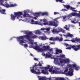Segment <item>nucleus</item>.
Instances as JSON below:
<instances>
[{
    "label": "nucleus",
    "mask_w": 80,
    "mask_h": 80,
    "mask_svg": "<svg viewBox=\"0 0 80 80\" xmlns=\"http://www.w3.org/2000/svg\"><path fill=\"white\" fill-rule=\"evenodd\" d=\"M53 66H50V65H48L46 67H45L44 68L45 69V71L43 70H42V73L43 74H44V75H48V71L47 70L49 69V72H51V74H54V73H55V74H58L59 73V71L58 70H60V68H54V69L53 70Z\"/></svg>",
    "instance_id": "nucleus-1"
},
{
    "label": "nucleus",
    "mask_w": 80,
    "mask_h": 80,
    "mask_svg": "<svg viewBox=\"0 0 80 80\" xmlns=\"http://www.w3.org/2000/svg\"><path fill=\"white\" fill-rule=\"evenodd\" d=\"M35 48L36 50H37L38 52H46V51L53 52V49L50 48V46H48L44 45L41 48L38 46L37 48Z\"/></svg>",
    "instance_id": "nucleus-2"
},
{
    "label": "nucleus",
    "mask_w": 80,
    "mask_h": 80,
    "mask_svg": "<svg viewBox=\"0 0 80 80\" xmlns=\"http://www.w3.org/2000/svg\"><path fill=\"white\" fill-rule=\"evenodd\" d=\"M67 66L69 67H70L71 68L69 69V71L67 73L68 71V68H66L65 69V71H64L65 73H66L67 75H69V76H72L73 75V69L71 68H73V64L72 65L71 64H68Z\"/></svg>",
    "instance_id": "nucleus-3"
},
{
    "label": "nucleus",
    "mask_w": 80,
    "mask_h": 80,
    "mask_svg": "<svg viewBox=\"0 0 80 80\" xmlns=\"http://www.w3.org/2000/svg\"><path fill=\"white\" fill-rule=\"evenodd\" d=\"M14 15L12 14L11 15V19L12 20H15V17H17L18 19L19 18H22V16H21V15H22L23 13L21 12H15Z\"/></svg>",
    "instance_id": "nucleus-4"
},
{
    "label": "nucleus",
    "mask_w": 80,
    "mask_h": 80,
    "mask_svg": "<svg viewBox=\"0 0 80 80\" xmlns=\"http://www.w3.org/2000/svg\"><path fill=\"white\" fill-rule=\"evenodd\" d=\"M72 48L73 50H74L75 51H77L78 50H80V44L78 45L77 46H70L69 47L66 48V49H69L70 50Z\"/></svg>",
    "instance_id": "nucleus-5"
},
{
    "label": "nucleus",
    "mask_w": 80,
    "mask_h": 80,
    "mask_svg": "<svg viewBox=\"0 0 80 80\" xmlns=\"http://www.w3.org/2000/svg\"><path fill=\"white\" fill-rule=\"evenodd\" d=\"M25 36H27V35H23V36H20L18 38L20 41V43L22 45H23V44H22V43H26V41L23 40V38H27V37Z\"/></svg>",
    "instance_id": "nucleus-6"
},
{
    "label": "nucleus",
    "mask_w": 80,
    "mask_h": 80,
    "mask_svg": "<svg viewBox=\"0 0 80 80\" xmlns=\"http://www.w3.org/2000/svg\"><path fill=\"white\" fill-rule=\"evenodd\" d=\"M46 23H43L44 25H52L54 27H58V24L52 21L46 22Z\"/></svg>",
    "instance_id": "nucleus-7"
},
{
    "label": "nucleus",
    "mask_w": 80,
    "mask_h": 80,
    "mask_svg": "<svg viewBox=\"0 0 80 80\" xmlns=\"http://www.w3.org/2000/svg\"><path fill=\"white\" fill-rule=\"evenodd\" d=\"M35 70L33 69H31V72L32 73H35V74H37V75H39L41 73L40 72V70H39V67H37V66H35Z\"/></svg>",
    "instance_id": "nucleus-8"
},
{
    "label": "nucleus",
    "mask_w": 80,
    "mask_h": 80,
    "mask_svg": "<svg viewBox=\"0 0 80 80\" xmlns=\"http://www.w3.org/2000/svg\"><path fill=\"white\" fill-rule=\"evenodd\" d=\"M25 37H27V39H28L29 40H30L31 38H36L38 37L37 36L33 35H32L31 34L27 36H25Z\"/></svg>",
    "instance_id": "nucleus-9"
},
{
    "label": "nucleus",
    "mask_w": 80,
    "mask_h": 80,
    "mask_svg": "<svg viewBox=\"0 0 80 80\" xmlns=\"http://www.w3.org/2000/svg\"><path fill=\"white\" fill-rule=\"evenodd\" d=\"M59 60H60V62L61 64H62V63H69L70 60L68 59H62L61 58L59 59Z\"/></svg>",
    "instance_id": "nucleus-10"
},
{
    "label": "nucleus",
    "mask_w": 80,
    "mask_h": 80,
    "mask_svg": "<svg viewBox=\"0 0 80 80\" xmlns=\"http://www.w3.org/2000/svg\"><path fill=\"white\" fill-rule=\"evenodd\" d=\"M17 4H12L9 5L8 4H6L5 5V7H6L7 8H8L9 7H15L17 6Z\"/></svg>",
    "instance_id": "nucleus-11"
},
{
    "label": "nucleus",
    "mask_w": 80,
    "mask_h": 80,
    "mask_svg": "<svg viewBox=\"0 0 80 80\" xmlns=\"http://www.w3.org/2000/svg\"><path fill=\"white\" fill-rule=\"evenodd\" d=\"M46 14V12H43L42 13H41L40 12L39 13H36L35 14V15L36 17H38L40 16L41 15H45Z\"/></svg>",
    "instance_id": "nucleus-12"
},
{
    "label": "nucleus",
    "mask_w": 80,
    "mask_h": 80,
    "mask_svg": "<svg viewBox=\"0 0 80 80\" xmlns=\"http://www.w3.org/2000/svg\"><path fill=\"white\" fill-rule=\"evenodd\" d=\"M38 38L40 40H46L48 39V38L45 36H40Z\"/></svg>",
    "instance_id": "nucleus-13"
},
{
    "label": "nucleus",
    "mask_w": 80,
    "mask_h": 80,
    "mask_svg": "<svg viewBox=\"0 0 80 80\" xmlns=\"http://www.w3.org/2000/svg\"><path fill=\"white\" fill-rule=\"evenodd\" d=\"M58 39V38H57V37L54 38L52 37H50L49 38V40H50V41H53V42L54 41H57Z\"/></svg>",
    "instance_id": "nucleus-14"
},
{
    "label": "nucleus",
    "mask_w": 80,
    "mask_h": 80,
    "mask_svg": "<svg viewBox=\"0 0 80 80\" xmlns=\"http://www.w3.org/2000/svg\"><path fill=\"white\" fill-rule=\"evenodd\" d=\"M37 42H35L34 43V44H35V45H36V46H35V47H34L33 46H31V45H30L29 47V48H34V49H35V50H37L38 51V50H37V49H36L35 48H37V46L39 47H40V46L37 45Z\"/></svg>",
    "instance_id": "nucleus-15"
},
{
    "label": "nucleus",
    "mask_w": 80,
    "mask_h": 80,
    "mask_svg": "<svg viewBox=\"0 0 80 80\" xmlns=\"http://www.w3.org/2000/svg\"><path fill=\"white\" fill-rule=\"evenodd\" d=\"M72 16H76V17H80V14H77L76 12H72L71 13Z\"/></svg>",
    "instance_id": "nucleus-16"
},
{
    "label": "nucleus",
    "mask_w": 80,
    "mask_h": 80,
    "mask_svg": "<svg viewBox=\"0 0 80 80\" xmlns=\"http://www.w3.org/2000/svg\"><path fill=\"white\" fill-rule=\"evenodd\" d=\"M62 50H59L58 49L56 48V54L57 55V54H58L59 53H62Z\"/></svg>",
    "instance_id": "nucleus-17"
},
{
    "label": "nucleus",
    "mask_w": 80,
    "mask_h": 80,
    "mask_svg": "<svg viewBox=\"0 0 80 80\" xmlns=\"http://www.w3.org/2000/svg\"><path fill=\"white\" fill-rule=\"evenodd\" d=\"M73 68H75L76 70H78V68H79V66H77V65L76 64H73Z\"/></svg>",
    "instance_id": "nucleus-18"
},
{
    "label": "nucleus",
    "mask_w": 80,
    "mask_h": 80,
    "mask_svg": "<svg viewBox=\"0 0 80 80\" xmlns=\"http://www.w3.org/2000/svg\"><path fill=\"white\" fill-rule=\"evenodd\" d=\"M24 13L23 15L24 17H30V15L29 14L26 13V12H25L24 11Z\"/></svg>",
    "instance_id": "nucleus-19"
},
{
    "label": "nucleus",
    "mask_w": 80,
    "mask_h": 80,
    "mask_svg": "<svg viewBox=\"0 0 80 80\" xmlns=\"http://www.w3.org/2000/svg\"><path fill=\"white\" fill-rule=\"evenodd\" d=\"M35 34H36V35H40V34H41L42 33V32L40 31L39 30H36L35 31Z\"/></svg>",
    "instance_id": "nucleus-20"
},
{
    "label": "nucleus",
    "mask_w": 80,
    "mask_h": 80,
    "mask_svg": "<svg viewBox=\"0 0 80 80\" xmlns=\"http://www.w3.org/2000/svg\"><path fill=\"white\" fill-rule=\"evenodd\" d=\"M38 78L39 80H45V77L38 76Z\"/></svg>",
    "instance_id": "nucleus-21"
},
{
    "label": "nucleus",
    "mask_w": 80,
    "mask_h": 80,
    "mask_svg": "<svg viewBox=\"0 0 80 80\" xmlns=\"http://www.w3.org/2000/svg\"><path fill=\"white\" fill-rule=\"evenodd\" d=\"M34 24H35L36 25H42V24L40 22H38L37 21H35L34 22Z\"/></svg>",
    "instance_id": "nucleus-22"
},
{
    "label": "nucleus",
    "mask_w": 80,
    "mask_h": 80,
    "mask_svg": "<svg viewBox=\"0 0 80 80\" xmlns=\"http://www.w3.org/2000/svg\"><path fill=\"white\" fill-rule=\"evenodd\" d=\"M67 35V37H71V38H72L73 37V35L70 34V33H68Z\"/></svg>",
    "instance_id": "nucleus-23"
},
{
    "label": "nucleus",
    "mask_w": 80,
    "mask_h": 80,
    "mask_svg": "<svg viewBox=\"0 0 80 80\" xmlns=\"http://www.w3.org/2000/svg\"><path fill=\"white\" fill-rule=\"evenodd\" d=\"M58 19H59V18H55V19H53V21L54 22H56L58 24V23H59V22H58V21L57 20H58Z\"/></svg>",
    "instance_id": "nucleus-24"
},
{
    "label": "nucleus",
    "mask_w": 80,
    "mask_h": 80,
    "mask_svg": "<svg viewBox=\"0 0 80 80\" xmlns=\"http://www.w3.org/2000/svg\"><path fill=\"white\" fill-rule=\"evenodd\" d=\"M5 9H2V10H0V12H1V13H2V14H5Z\"/></svg>",
    "instance_id": "nucleus-25"
},
{
    "label": "nucleus",
    "mask_w": 80,
    "mask_h": 80,
    "mask_svg": "<svg viewBox=\"0 0 80 80\" xmlns=\"http://www.w3.org/2000/svg\"><path fill=\"white\" fill-rule=\"evenodd\" d=\"M71 23H78V21H77L76 19L74 18L73 21H71Z\"/></svg>",
    "instance_id": "nucleus-26"
},
{
    "label": "nucleus",
    "mask_w": 80,
    "mask_h": 80,
    "mask_svg": "<svg viewBox=\"0 0 80 80\" xmlns=\"http://www.w3.org/2000/svg\"><path fill=\"white\" fill-rule=\"evenodd\" d=\"M23 33H24V34H28L27 35H28L29 34H30V32H28V31H23Z\"/></svg>",
    "instance_id": "nucleus-27"
},
{
    "label": "nucleus",
    "mask_w": 80,
    "mask_h": 80,
    "mask_svg": "<svg viewBox=\"0 0 80 80\" xmlns=\"http://www.w3.org/2000/svg\"><path fill=\"white\" fill-rule=\"evenodd\" d=\"M50 56H51V54H50V52H48L46 53V57H50Z\"/></svg>",
    "instance_id": "nucleus-28"
},
{
    "label": "nucleus",
    "mask_w": 80,
    "mask_h": 80,
    "mask_svg": "<svg viewBox=\"0 0 80 80\" xmlns=\"http://www.w3.org/2000/svg\"><path fill=\"white\" fill-rule=\"evenodd\" d=\"M77 41V38H73L72 40H71V41L72 42H76Z\"/></svg>",
    "instance_id": "nucleus-29"
},
{
    "label": "nucleus",
    "mask_w": 80,
    "mask_h": 80,
    "mask_svg": "<svg viewBox=\"0 0 80 80\" xmlns=\"http://www.w3.org/2000/svg\"><path fill=\"white\" fill-rule=\"evenodd\" d=\"M62 29V28H59L58 29H57V33H59V32H61Z\"/></svg>",
    "instance_id": "nucleus-30"
},
{
    "label": "nucleus",
    "mask_w": 80,
    "mask_h": 80,
    "mask_svg": "<svg viewBox=\"0 0 80 80\" xmlns=\"http://www.w3.org/2000/svg\"><path fill=\"white\" fill-rule=\"evenodd\" d=\"M57 38H58V39L57 40H56V41H59V42H62L63 41V38H60L58 37H57Z\"/></svg>",
    "instance_id": "nucleus-31"
},
{
    "label": "nucleus",
    "mask_w": 80,
    "mask_h": 80,
    "mask_svg": "<svg viewBox=\"0 0 80 80\" xmlns=\"http://www.w3.org/2000/svg\"><path fill=\"white\" fill-rule=\"evenodd\" d=\"M33 43H34L33 41L31 40L29 41V45H33Z\"/></svg>",
    "instance_id": "nucleus-32"
},
{
    "label": "nucleus",
    "mask_w": 80,
    "mask_h": 80,
    "mask_svg": "<svg viewBox=\"0 0 80 80\" xmlns=\"http://www.w3.org/2000/svg\"><path fill=\"white\" fill-rule=\"evenodd\" d=\"M52 32L53 33H57V29H54L52 30Z\"/></svg>",
    "instance_id": "nucleus-33"
},
{
    "label": "nucleus",
    "mask_w": 80,
    "mask_h": 80,
    "mask_svg": "<svg viewBox=\"0 0 80 80\" xmlns=\"http://www.w3.org/2000/svg\"><path fill=\"white\" fill-rule=\"evenodd\" d=\"M56 78L53 77V78H48V80H56Z\"/></svg>",
    "instance_id": "nucleus-34"
},
{
    "label": "nucleus",
    "mask_w": 80,
    "mask_h": 80,
    "mask_svg": "<svg viewBox=\"0 0 80 80\" xmlns=\"http://www.w3.org/2000/svg\"><path fill=\"white\" fill-rule=\"evenodd\" d=\"M65 7L68 9H71V7L69 5H66Z\"/></svg>",
    "instance_id": "nucleus-35"
},
{
    "label": "nucleus",
    "mask_w": 80,
    "mask_h": 80,
    "mask_svg": "<svg viewBox=\"0 0 80 80\" xmlns=\"http://www.w3.org/2000/svg\"><path fill=\"white\" fill-rule=\"evenodd\" d=\"M68 26L67 25H66L65 27H64V28H65L66 30H69V28H68Z\"/></svg>",
    "instance_id": "nucleus-36"
},
{
    "label": "nucleus",
    "mask_w": 80,
    "mask_h": 80,
    "mask_svg": "<svg viewBox=\"0 0 80 80\" xmlns=\"http://www.w3.org/2000/svg\"><path fill=\"white\" fill-rule=\"evenodd\" d=\"M71 9L72 10L73 12H77V10H75L74 9H75V8H71Z\"/></svg>",
    "instance_id": "nucleus-37"
},
{
    "label": "nucleus",
    "mask_w": 80,
    "mask_h": 80,
    "mask_svg": "<svg viewBox=\"0 0 80 80\" xmlns=\"http://www.w3.org/2000/svg\"><path fill=\"white\" fill-rule=\"evenodd\" d=\"M62 17L63 18V22H65L66 21V20H65V18H67V16H62Z\"/></svg>",
    "instance_id": "nucleus-38"
},
{
    "label": "nucleus",
    "mask_w": 80,
    "mask_h": 80,
    "mask_svg": "<svg viewBox=\"0 0 80 80\" xmlns=\"http://www.w3.org/2000/svg\"><path fill=\"white\" fill-rule=\"evenodd\" d=\"M63 0H58V2H61V3H65V2H62V1H63Z\"/></svg>",
    "instance_id": "nucleus-39"
},
{
    "label": "nucleus",
    "mask_w": 80,
    "mask_h": 80,
    "mask_svg": "<svg viewBox=\"0 0 80 80\" xmlns=\"http://www.w3.org/2000/svg\"><path fill=\"white\" fill-rule=\"evenodd\" d=\"M65 56L64 55L61 54L60 55V57H62V58H63L65 57Z\"/></svg>",
    "instance_id": "nucleus-40"
},
{
    "label": "nucleus",
    "mask_w": 80,
    "mask_h": 80,
    "mask_svg": "<svg viewBox=\"0 0 80 80\" xmlns=\"http://www.w3.org/2000/svg\"><path fill=\"white\" fill-rule=\"evenodd\" d=\"M60 80H66L64 78L60 77Z\"/></svg>",
    "instance_id": "nucleus-41"
},
{
    "label": "nucleus",
    "mask_w": 80,
    "mask_h": 80,
    "mask_svg": "<svg viewBox=\"0 0 80 80\" xmlns=\"http://www.w3.org/2000/svg\"><path fill=\"white\" fill-rule=\"evenodd\" d=\"M59 13H60L58 12H54V15H57L58 14H59Z\"/></svg>",
    "instance_id": "nucleus-42"
},
{
    "label": "nucleus",
    "mask_w": 80,
    "mask_h": 80,
    "mask_svg": "<svg viewBox=\"0 0 80 80\" xmlns=\"http://www.w3.org/2000/svg\"><path fill=\"white\" fill-rule=\"evenodd\" d=\"M77 42H78L79 43H80V38H77Z\"/></svg>",
    "instance_id": "nucleus-43"
},
{
    "label": "nucleus",
    "mask_w": 80,
    "mask_h": 80,
    "mask_svg": "<svg viewBox=\"0 0 80 80\" xmlns=\"http://www.w3.org/2000/svg\"><path fill=\"white\" fill-rule=\"evenodd\" d=\"M62 33H65V30H63V29L62 28V29L61 30V31Z\"/></svg>",
    "instance_id": "nucleus-44"
},
{
    "label": "nucleus",
    "mask_w": 80,
    "mask_h": 80,
    "mask_svg": "<svg viewBox=\"0 0 80 80\" xmlns=\"http://www.w3.org/2000/svg\"><path fill=\"white\" fill-rule=\"evenodd\" d=\"M45 30H47V31H48V32L50 30V28H47L45 29Z\"/></svg>",
    "instance_id": "nucleus-45"
},
{
    "label": "nucleus",
    "mask_w": 80,
    "mask_h": 80,
    "mask_svg": "<svg viewBox=\"0 0 80 80\" xmlns=\"http://www.w3.org/2000/svg\"><path fill=\"white\" fill-rule=\"evenodd\" d=\"M35 21H34V20L32 19L31 20V22L32 23V24H34V23H35Z\"/></svg>",
    "instance_id": "nucleus-46"
},
{
    "label": "nucleus",
    "mask_w": 80,
    "mask_h": 80,
    "mask_svg": "<svg viewBox=\"0 0 80 80\" xmlns=\"http://www.w3.org/2000/svg\"><path fill=\"white\" fill-rule=\"evenodd\" d=\"M24 46L25 47H28V44H24Z\"/></svg>",
    "instance_id": "nucleus-47"
},
{
    "label": "nucleus",
    "mask_w": 80,
    "mask_h": 80,
    "mask_svg": "<svg viewBox=\"0 0 80 80\" xmlns=\"http://www.w3.org/2000/svg\"><path fill=\"white\" fill-rule=\"evenodd\" d=\"M63 45H65L66 47H68V44H66V43H64Z\"/></svg>",
    "instance_id": "nucleus-48"
},
{
    "label": "nucleus",
    "mask_w": 80,
    "mask_h": 80,
    "mask_svg": "<svg viewBox=\"0 0 80 80\" xmlns=\"http://www.w3.org/2000/svg\"><path fill=\"white\" fill-rule=\"evenodd\" d=\"M42 22H47V20H46V19H44L42 20Z\"/></svg>",
    "instance_id": "nucleus-49"
},
{
    "label": "nucleus",
    "mask_w": 80,
    "mask_h": 80,
    "mask_svg": "<svg viewBox=\"0 0 80 80\" xmlns=\"http://www.w3.org/2000/svg\"><path fill=\"white\" fill-rule=\"evenodd\" d=\"M56 80H60V77L56 78Z\"/></svg>",
    "instance_id": "nucleus-50"
},
{
    "label": "nucleus",
    "mask_w": 80,
    "mask_h": 80,
    "mask_svg": "<svg viewBox=\"0 0 80 80\" xmlns=\"http://www.w3.org/2000/svg\"><path fill=\"white\" fill-rule=\"evenodd\" d=\"M72 16H72V13L70 14L69 15V17H72Z\"/></svg>",
    "instance_id": "nucleus-51"
},
{
    "label": "nucleus",
    "mask_w": 80,
    "mask_h": 80,
    "mask_svg": "<svg viewBox=\"0 0 80 80\" xmlns=\"http://www.w3.org/2000/svg\"><path fill=\"white\" fill-rule=\"evenodd\" d=\"M45 30V29L44 28H42L40 30L43 31Z\"/></svg>",
    "instance_id": "nucleus-52"
},
{
    "label": "nucleus",
    "mask_w": 80,
    "mask_h": 80,
    "mask_svg": "<svg viewBox=\"0 0 80 80\" xmlns=\"http://www.w3.org/2000/svg\"><path fill=\"white\" fill-rule=\"evenodd\" d=\"M6 1H7V0H5ZM1 2V3H3V2H4V0H1V1H0V2Z\"/></svg>",
    "instance_id": "nucleus-53"
},
{
    "label": "nucleus",
    "mask_w": 80,
    "mask_h": 80,
    "mask_svg": "<svg viewBox=\"0 0 80 80\" xmlns=\"http://www.w3.org/2000/svg\"><path fill=\"white\" fill-rule=\"evenodd\" d=\"M42 55H43V56H46V55H45V54L44 53H42Z\"/></svg>",
    "instance_id": "nucleus-54"
},
{
    "label": "nucleus",
    "mask_w": 80,
    "mask_h": 80,
    "mask_svg": "<svg viewBox=\"0 0 80 80\" xmlns=\"http://www.w3.org/2000/svg\"><path fill=\"white\" fill-rule=\"evenodd\" d=\"M32 18H33V19H35V20H36L37 19V18L36 17H35L34 18H33L32 17H31Z\"/></svg>",
    "instance_id": "nucleus-55"
},
{
    "label": "nucleus",
    "mask_w": 80,
    "mask_h": 80,
    "mask_svg": "<svg viewBox=\"0 0 80 80\" xmlns=\"http://www.w3.org/2000/svg\"><path fill=\"white\" fill-rule=\"evenodd\" d=\"M34 60H35L36 61H38V59H37L36 58H34Z\"/></svg>",
    "instance_id": "nucleus-56"
},
{
    "label": "nucleus",
    "mask_w": 80,
    "mask_h": 80,
    "mask_svg": "<svg viewBox=\"0 0 80 80\" xmlns=\"http://www.w3.org/2000/svg\"><path fill=\"white\" fill-rule=\"evenodd\" d=\"M62 11H67V10L65 9H62Z\"/></svg>",
    "instance_id": "nucleus-57"
},
{
    "label": "nucleus",
    "mask_w": 80,
    "mask_h": 80,
    "mask_svg": "<svg viewBox=\"0 0 80 80\" xmlns=\"http://www.w3.org/2000/svg\"><path fill=\"white\" fill-rule=\"evenodd\" d=\"M55 43L53 42H51L50 44H52V45H54L55 44Z\"/></svg>",
    "instance_id": "nucleus-58"
},
{
    "label": "nucleus",
    "mask_w": 80,
    "mask_h": 80,
    "mask_svg": "<svg viewBox=\"0 0 80 80\" xmlns=\"http://www.w3.org/2000/svg\"><path fill=\"white\" fill-rule=\"evenodd\" d=\"M38 66H42V64H40V62L39 63Z\"/></svg>",
    "instance_id": "nucleus-59"
},
{
    "label": "nucleus",
    "mask_w": 80,
    "mask_h": 80,
    "mask_svg": "<svg viewBox=\"0 0 80 80\" xmlns=\"http://www.w3.org/2000/svg\"><path fill=\"white\" fill-rule=\"evenodd\" d=\"M64 42H66L67 41H69V40H67V39H66V40H64Z\"/></svg>",
    "instance_id": "nucleus-60"
},
{
    "label": "nucleus",
    "mask_w": 80,
    "mask_h": 80,
    "mask_svg": "<svg viewBox=\"0 0 80 80\" xmlns=\"http://www.w3.org/2000/svg\"><path fill=\"white\" fill-rule=\"evenodd\" d=\"M30 55H31V56H32V57H33V54H32V53H31Z\"/></svg>",
    "instance_id": "nucleus-61"
},
{
    "label": "nucleus",
    "mask_w": 80,
    "mask_h": 80,
    "mask_svg": "<svg viewBox=\"0 0 80 80\" xmlns=\"http://www.w3.org/2000/svg\"><path fill=\"white\" fill-rule=\"evenodd\" d=\"M64 37H67V35H64Z\"/></svg>",
    "instance_id": "nucleus-62"
},
{
    "label": "nucleus",
    "mask_w": 80,
    "mask_h": 80,
    "mask_svg": "<svg viewBox=\"0 0 80 80\" xmlns=\"http://www.w3.org/2000/svg\"><path fill=\"white\" fill-rule=\"evenodd\" d=\"M42 21H43V20H42V19L40 20V22H42Z\"/></svg>",
    "instance_id": "nucleus-63"
},
{
    "label": "nucleus",
    "mask_w": 80,
    "mask_h": 80,
    "mask_svg": "<svg viewBox=\"0 0 80 80\" xmlns=\"http://www.w3.org/2000/svg\"><path fill=\"white\" fill-rule=\"evenodd\" d=\"M78 4H80V2H79L78 3Z\"/></svg>",
    "instance_id": "nucleus-64"
}]
</instances>
